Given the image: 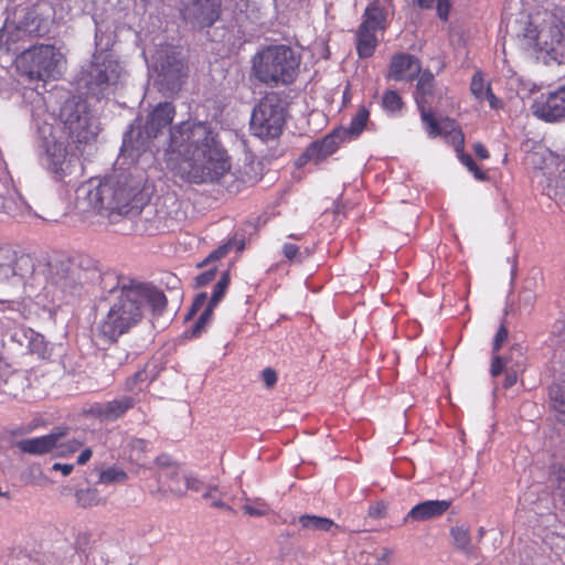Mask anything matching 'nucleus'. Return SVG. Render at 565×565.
I'll return each instance as SVG.
<instances>
[{"label":"nucleus","mask_w":565,"mask_h":565,"mask_svg":"<svg viewBox=\"0 0 565 565\" xmlns=\"http://www.w3.org/2000/svg\"><path fill=\"white\" fill-rule=\"evenodd\" d=\"M169 164L180 160L178 174L191 183L218 181L231 169L227 152L207 121L186 120L170 130Z\"/></svg>","instance_id":"f257e3e1"},{"label":"nucleus","mask_w":565,"mask_h":565,"mask_svg":"<svg viewBox=\"0 0 565 565\" xmlns=\"http://www.w3.org/2000/svg\"><path fill=\"white\" fill-rule=\"evenodd\" d=\"M118 168L104 179H92L76 191V206L82 212H94L110 217L140 211L150 199L143 163L117 160Z\"/></svg>","instance_id":"f03ea898"},{"label":"nucleus","mask_w":565,"mask_h":565,"mask_svg":"<svg viewBox=\"0 0 565 565\" xmlns=\"http://www.w3.org/2000/svg\"><path fill=\"white\" fill-rule=\"evenodd\" d=\"M166 305L164 294L150 285L130 282L113 288L108 312L98 322L97 332L105 340L114 342L136 327L147 309L160 313Z\"/></svg>","instance_id":"7ed1b4c3"},{"label":"nucleus","mask_w":565,"mask_h":565,"mask_svg":"<svg viewBox=\"0 0 565 565\" xmlns=\"http://www.w3.org/2000/svg\"><path fill=\"white\" fill-rule=\"evenodd\" d=\"M513 29L520 45L540 53L546 63H561L565 56V6L515 20Z\"/></svg>","instance_id":"20e7f679"},{"label":"nucleus","mask_w":565,"mask_h":565,"mask_svg":"<svg viewBox=\"0 0 565 565\" xmlns=\"http://www.w3.org/2000/svg\"><path fill=\"white\" fill-rule=\"evenodd\" d=\"M301 54L287 44H269L259 47L250 58V75L260 84L281 87L298 77Z\"/></svg>","instance_id":"39448f33"},{"label":"nucleus","mask_w":565,"mask_h":565,"mask_svg":"<svg viewBox=\"0 0 565 565\" xmlns=\"http://www.w3.org/2000/svg\"><path fill=\"white\" fill-rule=\"evenodd\" d=\"M32 120L36 129V142L42 164L56 175H62L67 167L65 138L53 114L47 111V98L38 92H31Z\"/></svg>","instance_id":"423d86ee"},{"label":"nucleus","mask_w":565,"mask_h":565,"mask_svg":"<svg viewBox=\"0 0 565 565\" xmlns=\"http://www.w3.org/2000/svg\"><path fill=\"white\" fill-rule=\"evenodd\" d=\"M126 71L108 51L95 52L90 63L77 76L78 89L100 100L113 95L124 83Z\"/></svg>","instance_id":"0eeeda50"},{"label":"nucleus","mask_w":565,"mask_h":565,"mask_svg":"<svg viewBox=\"0 0 565 565\" xmlns=\"http://www.w3.org/2000/svg\"><path fill=\"white\" fill-rule=\"evenodd\" d=\"M174 115L175 109L171 103H159L148 115L143 129L136 128L132 124L124 136L119 161L150 163L152 153L149 150V142L172 122Z\"/></svg>","instance_id":"6e6552de"},{"label":"nucleus","mask_w":565,"mask_h":565,"mask_svg":"<svg viewBox=\"0 0 565 565\" xmlns=\"http://www.w3.org/2000/svg\"><path fill=\"white\" fill-rule=\"evenodd\" d=\"M50 7L45 2L32 6H19L7 18L0 30V46L11 45L26 36H44L51 26Z\"/></svg>","instance_id":"1a4fd4ad"},{"label":"nucleus","mask_w":565,"mask_h":565,"mask_svg":"<svg viewBox=\"0 0 565 565\" xmlns=\"http://www.w3.org/2000/svg\"><path fill=\"white\" fill-rule=\"evenodd\" d=\"M142 55L157 72L160 89L171 94L180 89L188 75L181 49L163 44L159 39L157 43L143 47Z\"/></svg>","instance_id":"9d476101"},{"label":"nucleus","mask_w":565,"mask_h":565,"mask_svg":"<svg viewBox=\"0 0 565 565\" xmlns=\"http://www.w3.org/2000/svg\"><path fill=\"white\" fill-rule=\"evenodd\" d=\"M443 97V89L435 87L434 75L430 72H423L419 75L415 100L420 113L424 129L429 138L443 136L444 132H454L458 140V147L462 145V132L451 119L437 120L431 111Z\"/></svg>","instance_id":"9b49d317"},{"label":"nucleus","mask_w":565,"mask_h":565,"mask_svg":"<svg viewBox=\"0 0 565 565\" xmlns=\"http://www.w3.org/2000/svg\"><path fill=\"white\" fill-rule=\"evenodd\" d=\"M63 63V53L47 44L31 46L15 58L18 72L31 81L56 79L61 74Z\"/></svg>","instance_id":"f8f14e48"},{"label":"nucleus","mask_w":565,"mask_h":565,"mask_svg":"<svg viewBox=\"0 0 565 565\" xmlns=\"http://www.w3.org/2000/svg\"><path fill=\"white\" fill-rule=\"evenodd\" d=\"M60 119L75 143H90L99 132L98 121L89 109L88 102L81 97L73 96L64 102L60 109Z\"/></svg>","instance_id":"ddd939ff"},{"label":"nucleus","mask_w":565,"mask_h":565,"mask_svg":"<svg viewBox=\"0 0 565 565\" xmlns=\"http://www.w3.org/2000/svg\"><path fill=\"white\" fill-rule=\"evenodd\" d=\"M284 124V108L274 94L264 97L252 113L250 130L260 139L278 137L282 131Z\"/></svg>","instance_id":"4468645a"},{"label":"nucleus","mask_w":565,"mask_h":565,"mask_svg":"<svg viewBox=\"0 0 565 565\" xmlns=\"http://www.w3.org/2000/svg\"><path fill=\"white\" fill-rule=\"evenodd\" d=\"M221 0H181L180 13L193 28L211 26L220 17Z\"/></svg>","instance_id":"2eb2a0df"},{"label":"nucleus","mask_w":565,"mask_h":565,"mask_svg":"<svg viewBox=\"0 0 565 565\" xmlns=\"http://www.w3.org/2000/svg\"><path fill=\"white\" fill-rule=\"evenodd\" d=\"M77 287L76 270L67 263L51 264L46 278L45 289L53 298L62 295L73 294Z\"/></svg>","instance_id":"dca6fc26"},{"label":"nucleus","mask_w":565,"mask_h":565,"mask_svg":"<svg viewBox=\"0 0 565 565\" xmlns=\"http://www.w3.org/2000/svg\"><path fill=\"white\" fill-rule=\"evenodd\" d=\"M532 113L550 122L565 117V85L536 98L532 105Z\"/></svg>","instance_id":"f3484780"},{"label":"nucleus","mask_w":565,"mask_h":565,"mask_svg":"<svg viewBox=\"0 0 565 565\" xmlns=\"http://www.w3.org/2000/svg\"><path fill=\"white\" fill-rule=\"evenodd\" d=\"M420 72L417 58L406 53H398L392 57L388 77L394 81H412Z\"/></svg>","instance_id":"a211bd4d"},{"label":"nucleus","mask_w":565,"mask_h":565,"mask_svg":"<svg viewBox=\"0 0 565 565\" xmlns=\"http://www.w3.org/2000/svg\"><path fill=\"white\" fill-rule=\"evenodd\" d=\"M391 0H373L366 7L360 26L376 32L385 31L387 26V9Z\"/></svg>","instance_id":"6ab92c4d"},{"label":"nucleus","mask_w":565,"mask_h":565,"mask_svg":"<svg viewBox=\"0 0 565 565\" xmlns=\"http://www.w3.org/2000/svg\"><path fill=\"white\" fill-rule=\"evenodd\" d=\"M66 430L63 428H56L51 434L35 437V438H26L22 439L18 443V447L23 452L32 454V455H42L46 454L53 449H55L56 443L64 437Z\"/></svg>","instance_id":"aec40b11"},{"label":"nucleus","mask_w":565,"mask_h":565,"mask_svg":"<svg viewBox=\"0 0 565 565\" xmlns=\"http://www.w3.org/2000/svg\"><path fill=\"white\" fill-rule=\"evenodd\" d=\"M450 507L447 500H427L414 505L404 518V523L409 521H427L440 516Z\"/></svg>","instance_id":"412c9836"},{"label":"nucleus","mask_w":565,"mask_h":565,"mask_svg":"<svg viewBox=\"0 0 565 565\" xmlns=\"http://www.w3.org/2000/svg\"><path fill=\"white\" fill-rule=\"evenodd\" d=\"M134 403L132 397L124 396L98 405L95 413L104 420H115L131 408Z\"/></svg>","instance_id":"4be33fe9"},{"label":"nucleus","mask_w":565,"mask_h":565,"mask_svg":"<svg viewBox=\"0 0 565 565\" xmlns=\"http://www.w3.org/2000/svg\"><path fill=\"white\" fill-rule=\"evenodd\" d=\"M150 450V444L141 438H130L125 446L128 460L142 468L147 467L146 458Z\"/></svg>","instance_id":"5701e85b"},{"label":"nucleus","mask_w":565,"mask_h":565,"mask_svg":"<svg viewBox=\"0 0 565 565\" xmlns=\"http://www.w3.org/2000/svg\"><path fill=\"white\" fill-rule=\"evenodd\" d=\"M30 206L15 189H7L2 213L12 216H25L30 213Z\"/></svg>","instance_id":"b1692460"},{"label":"nucleus","mask_w":565,"mask_h":565,"mask_svg":"<svg viewBox=\"0 0 565 565\" xmlns=\"http://www.w3.org/2000/svg\"><path fill=\"white\" fill-rule=\"evenodd\" d=\"M377 32L359 26L356 31V52L362 58L370 57L377 46Z\"/></svg>","instance_id":"393cba45"},{"label":"nucleus","mask_w":565,"mask_h":565,"mask_svg":"<svg viewBox=\"0 0 565 565\" xmlns=\"http://www.w3.org/2000/svg\"><path fill=\"white\" fill-rule=\"evenodd\" d=\"M156 366L146 364L143 369L137 371L126 382V390L131 393H137L147 387L157 376Z\"/></svg>","instance_id":"a878e982"},{"label":"nucleus","mask_w":565,"mask_h":565,"mask_svg":"<svg viewBox=\"0 0 565 565\" xmlns=\"http://www.w3.org/2000/svg\"><path fill=\"white\" fill-rule=\"evenodd\" d=\"M180 468H170V472L163 476L164 481L158 487L157 492L170 491L175 495L184 494V479Z\"/></svg>","instance_id":"bb28decb"},{"label":"nucleus","mask_w":565,"mask_h":565,"mask_svg":"<svg viewBox=\"0 0 565 565\" xmlns=\"http://www.w3.org/2000/svg\"><path fill=\"white\" fill-rule=\"evenodd\" d=\"M369 118V109L366 107H360L356 114L352 117L349 127H344L345 137L349 141L356 139L363 132Z\"/></svg>","instance_id":"cd10ccee"},{"label":"nucleus","mask_w":565,"mask_h":565,"mask_svg":"<svg viewBox=\"0 0 565 565\" xmlns=\"http://www.w3.org/2000/svg\"><path fill=\"white\" fill-rule=\"evenodd\" d=\"M318 141L322 146V151H324V154L330 156L337 151L342 142L349 140L345 137L344 127H338L332 132Z\"/></svg>","instance_id":"c85d7f7f"},{"label":"nucleus","mask_w":565,"mask_h":565,"mask_svg":"<svg viewBox=\"0 0 565 565\" xmlns=\"http://www.w3.org/2000/svg\"><path fill=\"white\" fill-rule=\"evenodd\" d=\"M299 523L303 529L311 531L328 532L332 527H338L331 519L309 514L300 516Z\"/></svg>","instance_id":"c756f323"},{"label":"nucleus","mask_w":565,"mask_h":565,"mask_svg":"<svg viewBox=\"0 0 565 565\" xmlns=\"http://www.w3.org/2000/svg\"><path fill=\"white\" fill-rule=\"evenodd\" d=\"M443 135H450L451 136L452 142H454V146L456 148V151L458 152V157H459L460 162L465 167H467L469 171H471L473 173L476 179L483 180L486 178L484 172H482L478 168V166L475 163V161H473V159H472V157L470 154H467V153L462 152L463 143L460 147L457 148L458 140L455 137V134L454 132H444Z\"/></svg>","instance_id":"7c9ffc66"},{"label":"nucleus","mask_w":565,"mask_h":565,"mask_svg":"<svg viewBox=\"0 0 565 565\" xmlns=\"http://www.w3.org/2000/svg\"><path fill=\"white\" fill-rule=\"evenodd\" d=\"M552 406L557 413L558 420L565 425V387L553 385L550 388Z\"/></svg>","instance_id":"2f4dec72"},{"label":"nucleus","mask_w":565,"mask_h":565,"mask_svg":"<svg viewBox=\"0 0 565 565\" xmlns=\"http://www.w3.org/2000/svg\"><path fill=\"white\" fill-rule=\"evenodd\" d=\"M29 266L30 259L29 257L25 256L19 257L13 265L0 263V279H9L10 277L14 276H23V274L20 270L23 267Z\"/></svg>","instance_id":"473e14b6"},{"label":"nucleus","mask_w":565,"mask_h":565,"mask_svg":"<svg viewBox=\"0 0 565 565\" xmlns=\"http://www.w3.org/2000/svg\"><path fill=\"white\" fill-rule=\"evenodd\" d=\"M76 502L83 508H90L102 503L99 492L95 488L81 489L75 493Z\"/></svg>","instance_id":"72a5a7b5"},{"label":"nucleus","mask_w":565,"mask_h":565,"mask_svg":"<svg viewBox=\"0 0 565 565\" xmlns=\"http://www.w3.org/2000/svg\"><path fill=\"white\" fill-rule=\"evenodd\" d=\"M128 479V475L120 468L109 467L99 472L98 483L113 484L122 483Z\"/></svg>","instance_id":"f704fd0d"},{"label":"nucleus","mask_w":565,"mask_h":565,"mask_svg":"<svg viewBox=\"0 0 565 565\" xmlns=\"http://www.w3.org/2000/svg\"><path fill=\"white\" fill-rule=\"evenodd\" d=\"M322 146L319 143V141L312 142L306 151L302 153V156L298 159L297 163L298 166H302L308 161H312L315 163H319L320 161L324 160L328 154H324V151H322Z\"/></svg>","instance_id":"c9c22d12"},{"label":"nucleus","mask_w":565,"mask_h":565,"mask_svg":"<svg viewBox=\"0 0 565 565\" xmlns=\"http://www.w3.org/2000/svg\"><path fill=\"white\" fill-rule=\"evenodd\" d=\"M552 480L555 483L554 499L565 505V468L555 467L552 472Z\"/></svg>","instance_id":"e433bc0d"},{"label":"nucleus","mask_w":565,"mask_h":565,"mask_svg":"<svg viewBox=\"0 0 565 565\" xmlns=\"http://www.w3.org/2000/svg\"><path fill=\"white\" fill-rule=\"evenodd\" d=\"M382 106L388 114L397 115L403 107V100L395 90H387L383 95Z\"/></svg>","instance_id":"4c0bfd02"},{"label":"nucleus","mask_w":565,"mask_h":565,"mask_svg":"<svg viewBox=\"0 0 565 565\" xmlns=\"http://www.w3.org/2000/svg\"><path fill=\"white\" fill-rule=\"evenodd\" d=\"M471 94L480 102L484 100L488 90H491L490 84L486 83L481 72H476L470 83Z\"/></svg>","instance_id":"58836bf2"},{"label":"nucleus","mask_w":565,"mask_h":565,"mask_svg":"<svg viewBox=\"0 0 565 565\" xmlns=\"http://www.w3.org/2000/svg\"><path fill=\"white\" fill-rule=\"evenodd\" d=\"M450 536L455 546L462 551H468L470 547V535L467 527L463 525H457L451 527Z\"/></svg>","instance_id":"ea45409f"},{"label":"nucleus","mask_w":565,"mask_h":565,"mask_svg":"<svg viewBox=\"0 0 565 565\" xmlns=\"http://www.w3.org/2000/svg\"><path fill=\"white\" fill-rule=\"evenodd\" d=\"M228 285H230V275L227 271H224L222 274V277L220 278V280L214 286L211 299L207 302V305L215 308L218 305V302L223 299V297L228 288Z\"/></svg>","instance_id":"a19ab883"},{"label":"nucleus","mask_w":565,"mask_h":565,"mask_svg":"<svg viewBox=\"0 0 565 565\" xmlns=\"http://www.w3.org/2000/svg\"><path fill=\"white\" fill-rule=\"evenodd\" d=\"M214 307L205 306L203 312L200 315L198 321L193 326L192 333L194 337L200 335L212 320Z\"/></svg>","instance_id":"79ce46f5"},{"label":"nucleus","mask_w":565,"mask_h":565,"mask_svg":"<svg viewBox=\"0 0 565 565\" xmlns=\"http://www.w3.org/2000/svg\"><path fill=\"white\" fill-rule=\"evenodd\" d=\"M243 510L250 516H263L268 513L269 508L263 500L247 501Z\"/></svg>","instance_id":"37998d69"},{"label":"nucleus","mask_w":565,"mask_h":565,"mask_svg":"<svg viewBox=\"0 0 565 565\" xmlns=\"http://www.w3.org/2000/svg\"><path fill=\"white\" fill-rule=\"evenodd\" d=\"M82 446V443L77 439H72L66 443H61L60 440L56 443L55 452L57 456H68L75 451H77Z\"/></svg>","instance_id":"c03bdc74"},{"label":"nucleus","mask_w":565,"mask_h":565,"mask_svg":"<svg viewBox=\"0 0 565 565\" xmlns=\"http://www.w3.org/2000/svg\"><path fill=\"white\" fill-rule=\"evenodd\" d=\"M156 465L160 468L158 478L159 481L162 480L163 476L170 472V468H179L175 465H172L171 459L168 455H160L156 458Z\"/></svg>","instance_id":"a18cd8bd"},{"label":"nucleus","mask_w":565,"mask_h":565,"mask_svg":"<svg viewBox=\"0 0 565 565\" xmlns=\"http://www.w3.org/2000/svg\"><path fill=\"white\" fill-rule=\"evenodd\" d=\"M284 256L292 263H299L302 259V254L299 250V247L291 243H286L282 246Z\"/></svg>","instance_id":"49530a36"},{"label":"nucleus","mask_w":565,"mask_h":565,"mask_svg":"<svg viewBox=\"0 0 565 565\" xmlns=\"http://www.w3.org/2000/svg\"><path fill=\"white\" fill-rule=\"evenodd\" d=\"M216 275V267H212L207 269L206 271L200 274L195 277V285L196 287H203L209 285L212 280H214Z\"/></svg>","instance_id":"de8ad7c7"},{"label":"nucleus","mask_w":565,"mask_h":565,"mask_svg":"<svg viewBox=\"0 0 565 565\" xmlns=\"http://www.w3.org/2000/svg\"><path fill=\"white\" fill-rule=\"evenodd\" d=\"M508 334L509 332L507 328L504 326H501L497 331L493 340L492 351L494 354L501 349L502 344L507 341Z\"/></svg>","instance_id":"09e8293b"},{"label":"nucleus","mask_w":565,"mask_h":565,"mask_svg":"<svg viewBox=\"0 0 565 565\" xmlns=\"http://www.w3.org/2000/svg\"><path fill=\"white\" fill-rule=\"evenodd\" d=\"M184 479V492L186 490L201 491L203 489V483L200 479L192 475L183 476Z\"/></svg>","instance_id":"8fccbe9b"},{"label":"nucleus","mask_w":565,"mask_h":565,"mask_svg":"<svg viewBox=\"0 0 565 565\" xmlns=\"http://www.w3.org/2000/svg\"><path fill=\"white\" fill-rule=\"evenodd\" d=\"M436 10H437V14L438 17L446 21L448 19V15H449V11H450V0H436Z\"/></svg>","instance_id":"3c124183"},{"label":"nucleus","mask_w":565,"mask_h":565,"mask_svg":"<svg viewBox=\"0 0 565 565\" xmlns=\"http://www.w3.org/2000/svg\"><path fill=\"white\" fill-rule=\"evenodd\" d=\"M228 252V246L223 245L215 250H213L201 264L200 266L207 265L211 260L220 259L225 256Z\"/></svg>","instance_id":"603ef678"},{"label":"nucleus","mask_w":565,"mask_h":565,"mask_svg":"<svg viewBox=\"0 0 565 565\" xmlns=\"http://www.w3.org/2000/svg\"><path fill=\"white\" fill-rule=\"evenodd\" d=\"M30 348L33 352L43 354L45 352L44 338L41 334H35L30 342Z\"/></svg>","instance_id":"864d4df0"},{"label":"nucleus","mask_w":565,"mask_h":565,"mask_svg":"<svg viewBox=\"0 0 565 565\" xmlns=\"http://www.w3.org/2000/svg\"><path fill=\"white\" fill-rule=\"evenodd\" d=\"M504 365H505V361L501 356L493 355L492 363H491V369H490L491 375L493 377H495L499 374H501V372L503 371Z\"/></svg>","instance_id":"5fc2aeb1"},{"label":"nucleus","mask_w":565,"mask_h":565,"mask_svg":"<svg viewBox=\"0 0 565 565\" xmlns=\"http://www.w3.org/2000/svg\"><path fill=\"white\" fill-rule=\"evenodd\" d=\"M206 301H207V295H206V292H201V294H199V295L194 298V301H193L192 307H191V310H190V315H194V313H196L199 310H201V309L206 305Z\"/></svg>","instance_id":"6e6d98bb"},{"label":"nucleus","mask_w":565,"mask_h":565,"mask_svg":"<svg viewBox=\"0 0 565 565\" xmlns=\"http://www.w3.org/2000/svg\"><path fill=\"white\" fill-rule=\"evenodd\" d=\"M263 380L266 386L271 387L277 382V373L273 369H265L263 371Z\"/></svg>","instance_id":"4d7b16f0"},{"label":"nucleus","mask_w":565,"mask_h":565,"mask_svg":"<svg viewBox=\"0 0 565 565\" xmlns=\"http://www.w3.org/2000/svg\"><path fill=\"white\" fill-rule=\"evenodd\" d=\"M52 469L55 471H61L63 476H68L72 473L74 465L56 462L52 466Z\"/></svg>","instance_id":"13d9d810"},{"label":"nucleus","mask_w":565,"mask_h":565,"mask_svg":"<svg viewBox=\"0 0 565 565\" xmlns=\"http://www.w3.org/2000/svg\"><path fill=\"white\" fill-rule=\"evenodd\" d=\"M484 100H487L489 103V106L492 109H498L500 107V100L495 97V95L492 93V90H488V94L484 97Z\"/></svg>","instance_id":"bf43d9fd"},{"label":"nucleus","mask_w":565,"mask_h":565,"mask_svg":"<svg viewBox=\"0 0 565 565\" xmlns=\"http://www.w3.org/2000/svg\"><path fill=\"white\" fill-rule=\"evenodd\" d=\"M516 380H518V376L514 371L507 372L505 379H504V386L505 387L513 386L516 383Z\"/></svg>","instance_id":"052dcab7"},{"label":"nucleus","mask_w":565,"mask_h":565,"mask_svg":"<svg viewBox=\"0 0 565 565\" xmlns=\"http://www.w3.org/2000/svg\"><path fill=\"white\" fill-rule=\"evenodd\" d=\"M92 457V450L89 448L84 449L77 457L78 465H85Z\"/></svg>","instance_id":"680f3d73"},{"label":"nucleus","mask_w":565,"mask_h":565,"mask_svg":"<svg viewBox=\"0 0 565 565\" xmlns=\"http://www.w3.org/2000/svg\"><path fill=\"white\" fill-rule=\"evenodd\" d=\"M475 152L480 159H487L489 157V152L482 143L475 145Z\"/></svg>","instance_id":"e2e57ef3"},{"label":"nucleus","mask_w":565,"mask_h":565,"mask_svg":"<svg viewBox=\"0 0 565 565\" xmlns=\"http://www.w3.org/2000/svg\"><path fill=\"white\" fill-rule=\"evenodd\" d=\"M516 81L520 83V87L516 89V93L519 95L526 96L532 92V88L530 87V85H525V83L520 78H518Z\"/></svg>","instance_id":"0e129e2a"},{"label":"nucleus","mask_w":565,"mask_h":565,"mask_svg":"<svg viewBox=\"0 0 565 565\" xmlns=\"http://www.w3.org/2000/svg\"><path fill=\"white\" fill-rule=\"evenodd\" d=\"M414 2L420 8V9H430L433 8L435 0H414Z\"/></svg>","instance_id":"69168bd1"},{"label":"nucleus","mask_w":565,"mask_h":565,"mask_svg":"<svg viewBox=\"0 0 565 565\" xmlns=\"http://www.w3.org/2000/svg\"><path fill=\"white\" fill-rule=\"evenodd\" d=\"M370 515L373 518H382L383 516V510L381 507H374L370 509Z\"/></svg>","instance_id":"338daca9"},{"label":"nucleus","mask_w":565,"mask_h":565,"mask_svg":"<svg viewBox=\"0 0 565 565\" xmlns=\"http://www.w3.org/2000/svg\"><path fill=\"white\" fill-rule=\"evenodd\" d=\"M4 201H6V196H2V194H0V212H2V210H3Z\"/></svg>","instance_id":"774afa93"}]
</instances>
